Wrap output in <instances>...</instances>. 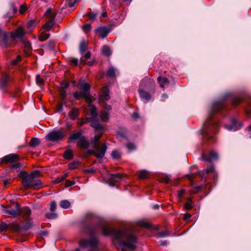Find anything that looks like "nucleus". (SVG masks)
I'll list each match as a JSON object with an SVG mask.
<instances>
[{
    "instance_id": "f257e3e1",
    "label": "nucleus",
    "mask_w": 251,
    "mask_h": 251,
    "mask_svg": "<svg viewBox=\"0 0 251 251\" xmlns=\"http://www.w3.org/2000/svg\"><path fill=\"white\" fill-rule=\"evenodd\" d=\"M82 231L92 235L101 230L104 236L112 235L113 243L121 251L136 248L137 238L130 231L111 229L100 218L92 213H87L82 222Z\"/></svg>"
},
{
    "instance_id": "f03ea898",
    "label": "nucleus",
    "mask_w": 251,
    "mask_h": 251,
    "mask_svg": "<svg viewBox=\"0 0 251 251\" xmlns=\"http://www.w3.org/2000/svg\"><path fill=\"white\" fill-rule=\"evenodd\" d=\"M225 108V103L223 101L214 102L211 111L201 130V134L203 139L215 141V133L218 130V125L213 120V116L216 113L222 112Z\"/></svg>"
},
{
    "instance_id": "7ed1b4c3",
    "label": "nucleus",
    "mask_w": 251,
    "mask_h": 251,
    "mask_svg": "<svg viewBox=\"0 0 251 251\" xmlns=\"http://www.w3.org/2000/svg\"><path fill=\"white\" fill-rule=\"evenodd\" d=\"M38 171H35L28 174L24 171H20V177L22 178L23 183L26 187L32 188L34 189H39L43 187L40 179L36 178L35 174H39Z\"/></svg>"
},
{
    "instance_id": "20e7f679",
    "label": "nucleus",
    "mask_w": 251,
    "mask_h": 251,
    "mask_svg": "<svg viewBox=\"0 0 251 251\" xmlns=\"http://www.w3.org/2000/svg\"><path fill=\"white\" fill-rule=\"evenodd\" d=\"M89 113L91 116L90 118L86 119V122L91 123V126L96 130H101L104 129V126L100 124L98 119V115L97 112V108L93 104H89Z\"/></svg>"
},
{
    "instance_id": "39448f33",
    "label": "nucleus",
    "mask_w": 251,
    "mask_h": 251,
    "mask_svg": "<svg viewBox=\"0 0 251 251\" xmlns=\"http://www.w3.org/2000/svg\"><path fill=\"white\" fill-rule=\"evenodd\" d=\"M18 158L19 156L18 155L11 153L1 158V162L2 163H11L12 164L9 165L10 169L13 172H18L20 171L21 165L19 163L15 162Z\"/></svg>"
},
{
    "instance_id": "423d86ee",
    "label": "nucleus",
    "mask_w": 251,
    "mask_h": 251,
    "mask_svg": "<svg viewBox=\"0 0 251 251\" xmlns=\"http://www.w3.org/2000/svg\"><path fill=\"white\" fill-rule=\"evenodd\" d=\"M1 211L5 215H8L14 218L20 216V205L17 202H13L10 206H4L1 205Z\"/></svg>"
},
{
    "instance_id": "0eeeda50",
    "label": "nucleus",
    "mask_w": 251,
    "mask_h": 251,
    "mask_svg": "<svg viewBox=\"0 0 251 251\" xmlns=\"http://www.w3.org/2000/svg\"><path fill=\"white\" fill-rule=\"evenodd\" d=\"M65 136V134L62 130H53L46 136L45 138L48 141L54 143L62 141Z\"/></svg>"
},
{
    "instance_id": "6e6552de",
    "label": "nucleus",
    "mask_w": 251,
    "mask_h": 251,
    "mask_svg": "<svg viewBox=\"0 0 251 251\" xmlns=\"http://www.w3.org/2000/svg\"><path fill=\"white\" fill-rule=\"evenodd\" d=\"M12 38L9 37L6 32H4L2 34L1 40L0 41V46L2 49H6L12 46Z\"/></svg>"
},
{
    "instance_id": "1a4fd4ad",
    "label": "nucleus",
    "mask_w": 251,
    "mask_h": 251,
    "mask_svg": "<svg viewBox=\"0 0 251 251\" xmlns=\"http://www.w3.org/2000/svg\"><path fill=\"white\" fill-rule=\"evenodd\" d=\"M96 151V157L98 158H102L104 156L107 150V146L105 144H100L97 145H94L93 147Z\"/></svg>"
},
{
    "instance_id": "9d476101",
    "label": "nucleus",
    "mask_w": 251,
    "mask_h": 251,
    "mask_svg": "<svg viewBox=\"0 0 251 251\" xmlns=\"http://www.w3.org/2000/svg\"><path fill=\"white\" fill-rule=\"evenodd\" d=\"M109 92V89L108 87L105 86L103 87L99 96V102H101L103 101L109 100L110 98Z\"/></svg>"
},
{
    "instance_id": "9b49d317",
    "label": "nucleus",
    "mask_w": 251,
    "mask_h": 251,
    "mask_svg": "<svg viewBox=\"0 0 251 251\" xmlns=\"http://www.w3.org/2000/svg\"><path fill=\"white\" fill-rule=\"evenodd\" d=\"M201 158L202 160L210 162L213 160L218 158V154L216 152L211 151L208 155L205 153H202Z\"/></svg>"
},
{
    "instance_id": "f8f14e48",
    "label": "nucleus",
    "mask_w": 251,
    "mask_h": 251,
    "mask_svg": "<svg viewBox=\"0 0 251 251\" xmlns=\"http://www.w3.org/2000/svg\"><path fill=\"white\" fill-rule=\"evenodd\" d=\"M95 32L102 38H105L110 32L109 28L106 26H100L95 30Z\"/></svg>"
},
{
    "instance_id": "ddd939ff",
    "label": "nucleus",
    "mask_w": 251,
    "mask_h": 251,
    "mask_svg": "<svg viewBox=\"0 0 251 251\" xmlns=\"http://www.w3.org/2000/svg\"><path fill=\"white\" fill-rule=\"evenodd\" d=\"M25 33L24 28L21 27L17 28L14 32H11L10 35L12 38H22Z\"/></svg>"
},
{
    "instance_id": "4468645a",
    "label": "nucleus",
    "mask_w": 251,
    "mask_h": 251,
    "mask_svg": "<svg viewBox=\"0 0 251 251\" xmlns=\"http://www.w3.org/2000/svg\"><path fill=\"white\" fill-rule=\"evenodd\" d=\"M79 88L81 90V91L83 92V93H86L87 96H88L89 98H91L89 92L90 90V85L89 84L82 81L79 83Z\"/></svg>"
},
{
    "instance_id": "2eb2a0df",
    "label": "nucleus",
    "mask_w": 251,
    "mask_h": 251,
    "mask_svg": "<svg viewBox=\"0 0 251 251\" xmlns=\"http://www.w3.org/2000/svg\"><path fill=\"white\" fill-rule=\"evenodd\" d=\"M74 98L76 100H79L81 98H84L88 102H90L91 101V98H89L86 95V93H83L82 91H76L73 94Z\"/></svg>"
},
{
    "instance_id": "dca6fc26",
    "label": "nucleus",
    "mask_w": 251,
    "mask_h": 251,
    "mask_svg": "<svg viewBox=\"0 0 251 251\" xmlns=\"http://www.w3.org/2000/svg\"><path fill=\"white\" fill-rule=\"evenodd\" d=\"M89 142L86 138L82 136L81 138H80L79 140L77 142V146L84 149H87L89 147Z\"/></svg>"
},
{
    "instance_id": "f3484780",
    "label": "nucleus",
    "mask_w": 251,
    "mask_h": 251,
    "mask_svg": "<svg viewBox=\"0 0 251 251\" xmlns=\"http://www.w3.org/2000/svg\"><path fill=\"white\" fill-rule=\"evenodd\" d=\"M10 77L7 74H3L0 80V88L5 89L8 85Z\"/></svg>"
},
{
    "instance_id": "a211bd4d",
    "label": "nucleus",
    "mask_w": 251,
    "mask_h": 251,
    "mask_svg": "<svg viewBox=\"0 0 251 251\" xmlns=\"http://www.w3.org/2000/svg\"><path fill=\"white\" fill-rule=\"evenodd\" d=\"M23 48L25 54L29 55L32 50V47L30 42L26 39H24L22 41Z\"/></svg>"
},
{
    "instance_id": "6ab92c4d",
    "label": "nucleus",
    "mask_w": 251,
    "mask_h": 251,
    "mask_svg": "<svg viewBox=\"0 0 251 251\" xmlns=\"http://www.w3.org/2000/svg\"><path fill=\"white\" fill-rule=\"evenodd\" d=\"M103 130V129L101 130H96L97 131H100V132L96 135L91 140V144L92 145L93 147H94V145L96 146L100 144L99 141L103 134V132L102 131Z\"/></svg>"
},
{
    "instance_id": "aec40b11",
    "label": "nucleus",
    "mask_w": 251,
    "mask_h": 251,
    "mask_svg": "<svg viewBox=\"0 0 251 251\" xmlns=\"http://www.w3.org/2000/svg\"><path fill=\"white\" fill-rule=\"evenodd\" d=\"M225 126L228 130H236L242 126V125H238L237 121L235 119H233L232 121V124L230 126L225 125Z\"/></svg>"
},
{
    "instance_id": "412c9836",
    "label": "nucleus",
    "mask_w": 251,
    "mask_h": 251,
    "mask_svg": "<svg viewBox=\"0 0 251 251\" xmlns=\"http://www.w3.org/2000/svg\"><path fill=\"white\" fill-rule=\"evenodd\" d=\"M31 215V210L28 207H24L23 209L20 208V216H22L24 219H26L29 217Z\"/></svg>"
},
{
    "instance_id": "4be33fe9",
    "label": "nucleus",
    "mask_w": 251,
    "mask_h": 251,
    "mask_svg": "<svg viewBox=\"0 0 251 251\" xmlns=\"http://www.w3.org/2000/svg\"><path fill=\"white\" fill-rule=\"evenodd\" d=\"M214 166L211 165L208 168L206 169L203 171H201L199 172V175L200 176L202 179L205 177V176L210 173H214Z\"/></svg>"
},
{
    "instance_id": "5701e85b",
    "label": "nucleus",
    "mask_w": 251,
    "mask_h": 251,
    "mask_svg": "<svg viewBox=\"0 0 251 251\" xmlns=\"http://www.w3.org/2000/svg\"><path fill=\"white\" fill-rule=\"evenodd\" d=\"M45 15L48 17L49 22L54 23V20L56 16V14L51 12V8H49L47 9L45 12Z\"/></svg>"
},
{
    "instance_id": "b1692460",
    "label": "nucleus",
    "mask_w": 251,
    "mask_h": 251,
    "mask_svg": "<svg viewBox=\"0 0 251 251\" xmlns=\"http://www.w3.org/2000/svg\"><path fill=\"white\" fill-rule=\"evenodd\" d=\"M117 73V70L113 67H110L107 70L106 75L110 78H114Z\"/></svg>"
},
{
    "instance_id": "393cba45",
    "label": "nucleus",
    "mask_w": 251,
    "mask_h": 251,
    "mask_svg": "<svg viewBox=\"0 0 251 251\" xmlns=\"http://www.w3.org/2000/svg\"><path fill=\"white\" fill-rule=\"evenodd\" d=\"M79 114V109L76 108H73L69 113L70 118L72 120L75 119Z\"/></svg>"
},
{
    "instance_id": "a878e982",
    "label": "nucleus",
    "mask_w": 251,
    "mask_h": 251,
    "mask_svg": "<svg viewBox=\"0 0 251 251\" xmlns=\"http://www.w3.org/2000/svg\"><path fill=\"white\" fill-rule=\"evenodd\" d=\"M122 177V175L121 174H111L109 179L114 182H119Z\"/></svg>"
},
{
    "instance_id": "bb28decb",
    "label": "nucleus",
    "mask_w": 251,
    "mask_h": 251,
    "mask_svg": "<svg viewBox=\"0 0 251 251\" xmlns=\"http://www.w3.org/2000/svg\"><path fill=\"white\" fill-rule=\"evenodd\" d=\"M99 117L101 121L106 122L109 119V114L106 111H101L99 113Z\"/></svg>"
},
{
    "instance_id": "cd10ccee",
    "label": "nucleus",
    "mask_w": 251,
    "mask_h": 251,
    "mask_svg": "<svg viewBox=\"0 0 251 251\" xmlns=\"http://www.w3.org/2000/svg\"><path fill=\"white\" fill-rule=\"evenodd\" d=\"M157 81L160 84V86L162 88H164L165 84L169 83V80L167 78L161 76L158 77Z\"/></svg>"
},
{
    "instance_id": "c85d7f7f",
    "label": "nucleus",
    "mask_w": 251,
    "mask_h": 251,
    "mask_svg": "<svg viewBox=\"0 0 251 251\" xmlns=\"http://www.w3.org/2000/svg\"><path fill=\"white\" fill-rule=\"evenodd\" d=\"M139 93L141 98L146 100H149L151 99L149 94L143 90H139Z\"/></svg>"
},
{
    "instance_id": "c756f323",
    "label": "nucleus",
    "mask_w": 251,
    "mask_h": 251,
    "mask_svg": "<svg viewBox=\"0 0 251 251\" xmlns=\"http://www.w3.org/2000/svg\"><path fill=\"white\" fill-rule=\"evenodd\" d=\"M187 202L184 204V208L187 210H189L193 207V205L192 203V198L189 197L187 199Z\"/></svg>"
},
{
    "instance_id": "7c9ffc66",
    "label": "nucleus",
    "mask_w": 251,
    "mask_h": 251,
    "mask_svg": "<svg viewBox=\"0 0 251 251\" xmlns=\"http://www.w3.org/2000/svg\"><path fill=\"white\" fill-rule=\"evenodd\" d=\"M82 136H81V132L80 131H79L77 132H75L72 135H70L69 140H76L78 139L79 140L80 138H81Z\"/></svg>"
},
{
    "instance_id": "2f4dec72",
    "label": "nucleus",
    "mask_w": 251,
    "mask_h": 251,
    "mask_svg": "<svg viewBox=\"0 0 251 251\" xmlns=\"http://www.w3.org/2000/svg\"><path fill=\"white\" fill-rule=\"evenodd\" d=\"M40 142V140L38 138H32L29 142V146L31 147H35L39 145Z\"/></svg>"
},
{
    "instance_id": "473e14b6",
    "label": "nucleus",
    "mask_w": 251,
    "mask_h": 251,
    "mask_svg": "<svg viewBox=\"0 0 251 251\" xmlns=\"http://www.w3.org/2000/svg\"><path fill=\"white\" fill-rule=\"evenodd\" d=\"M102 52L104 55L107 56H109L111 54L110 49L107 46H104L103 47L102 49Z\"/></svg>"
},
{
    "instance_id": "72a5a7b5",
    "label": "nucleus",
    "mask_w": 251,
    "mask_h": 251,
    "mask_svg": "<svg viewBox=\"0 0 251 251\" xmlns=\"http://www.w3.org/2000/svg\"><path fill=\"white\" fill-rule=\"evenodd\" d=\"M60 206L64 209L68 208L70 206V202L67 200L61 201L60 202Z\"/></svg>"
},
{
    "instance_id": "f704fd0d",
    "label": "nucleus",
    "mask_w": 251,
    "mask_h": 251,
    "mask_svg": "<svg viewBox=\"0 0 251 251\" xmlns=\"http://www.w3.org/2000/svg\"><path fill=\"white\" fill-rule=\"evenodd\" d=\"M73 155L71 150H67L65 151L63 154L64 158L68 160L72 159L73 158Z\"/></svg>"
},
{
    "instance_id": "c9c22d12",
    "label": "nucleus",
    "mask_w": 251,
    "mask_h": 251,
    "mask_svg": "<svg viewBox=\"0 0 251 251\" xmlns=\"http://www.w3.org/2000/svg\"><path fill=\"white\" fill-rule=\"evenodd\" d=\"M87 49V46L85 41L81 42L79 45V51L81 53L85 52Z\"/></svg>"
},
{
    "instance_id": "e433bc0d",
    "label": "nucleus",
    "mask_w": 251,
    "mask_h": 251,
    "mask_svg": "<svg viewBox=\"0 0 251 251\" xmlns=\"http://www.w3.org/2000/svg\"><path fill=\"white\" fill-rule=\"evenodd\" d=\"M137 224L139 226L146 228H150L151 226L149 223L141 220L139 221L137 223Z\"/></svg>"
},
{
    "instance_id": "4c0bfd02",
    "label": "nucleus",
    "mask_w": 251,
    "mask_h": 251,
    "mask_svg": "<svg viewBox=\"0 0 251 251\" xmlns=\"http://www.w3.org/2000/svg\"><path fill=\"white\" fill-rule=\"evenodd\" d=\"M169 234V232L167 230L160 231L156 234L157 238H162L167 236Z\"/></svg>"
},
{
    "instance_id": "58836bf2",
    "label": "nucleus",
    "mask_w": 251,
    "mask_h": 251,
    "mask_svg": "<svg viewBox=\"0 0 251 251\" xmlns=\"http://www.w3.org/2000/svg\"><path fill=\"white\" fill-rule=\"evenodd\" d=\"M54 23H51L50 22H47L46 24H45L43 27L47 31H49L51 29L53 25H54Z\"/></svg>"
},
{
    "instance_id": "ea45409f",
    "label": "nucleus",
    "mask_w": 251,
    "mask_h": 251,
    "mask_svg": "<svg viewBox=\"0 0 251 251\" xmlns=\"http://www.w3.org/2000/svg\"><path fill=\"white\" fill-rule=\"evenodd\" d=\"M46 217L49 219H54L57 217V215L54 212L47 213L46 214Z\"/></svg>"
},
{
    "instance_id": "a19ab883",
    "label": "nucleus",
    "mask_w": 251,
    "mask_h": 251,
    "mask_svg": "<svg viewBox=\"0 0 251 251\" xmlns=\"http://www.w3.org/2000/svg\"><path fill=\"white\" fill-rule=\"evenodd\" d=\"M49 37H50L49 34L42 32L39 36V39L41 41H44L47 40L49 38Z\"/></svg>"
},
{
    "instance_id": "79ce46f5",
    "label": "nucleus",
    "mask_w": 251,
    "mask_h": 251,
    "mask_svg": "<svg viewBox=\"0 0 251 251\" xmlns=\"http://www.w3.org/2000/svg\"><path fill=\"white\" fill-rule=\"evenodd\" d=\"M59 94L62 100H64L66 98L67 95L65 89L60 88L59 89Z\"/></svg>"
},
{
    "instance_id": "37998d69",
    "label": "nucleus",
    "mask_w": 251,
    "mask_h": 251,
    "mask_svg": "<svg viewBox=\"0 0 251 251\" xmlns=\"http://www.w3.org/2000/svg\"><path fill=\"white\" fill-rule=\"evenodd\" d=\"M66 2L69 7H73L78 3V0H67Z\"/></svg>"
},
{
    "instance_id": "c03bdc74",
    "label": "nucleus",
    "mask_w": 251,
    "mask_h": 251,
    "mask_svg": "<svg viewBox=\"0 0 251 251\" xmlns=\"http://www.w3.org/2000/svg\"><path fill=\"white\" fill-rule=\"evenodd\" d=\"M56 208V203L54 201H52L50 203V210L51 212H55Z\"/></svg>"
},
{
    "instance_id": "a18cd8bd",
    "label": "nucleus",
    "mask_w": 251,
    "mask_h": 251,
    "mask_svg": "<svg viewBox=\"0 0 251 251\" xmlns=\"http://www.w3.org/2000/svg\"><path fill=\"white\" fill-rule=\"evenodd\" d=\"M111 156L113 158H118L120 157L121 154L118 151L114 150L112 151Z\"/></svg>"
},
{
    "instance_id": "49530a36",
    "label": "nucleus",
    "mask_w": 251,
    "mask_h": 251,
    "mask_svg": "<svg viewBox=\"0 0 251 251\" xmlns=\"http://www.w3.org/2000/svg\"><path fill=\"white\" fill-rule=\"evenodd\" d=\"M103 107H104L105 109L109 110L111 109V106L110 105H108L106 104L104 101H101V102H99Z\"/></svg>"
},
{
    "instance_id": "de8ad7c7",
    "label": "nucleus",
    "mask_w": 251,
    "mask_h": 251,
    "mask_svg": "<svg viewBox=\"0 0 251 251\" xmlns=\"http://www.w3.org/2000/svg\"><path fill=\"white\" fill-rule=\"evenodd\" d=\"M242 101V99L239 98H235L233 100V104L236 106Z\"/></svg>"
},
{
    "instance_id": "09e8293b",
    "label": "nucleus",
    "mask_w": 251,
    "mask_h": 251,
    "mask_svg": "<svg viewBox=\"0 0 251 251\" xmlns=\"http://www.w3.org/2000/svg\"><path fill=\"white\" fill-rule=\"evenodd\" d=\"M147 173L146 171H142L140 172L139 177L140 178H145L147 177Z\"/></svg>"
},
{
    "instance_id": "8fccbe9b",
    "label": "nucleus",
    "mask_w": 251,
    "mask_h": 251,
    "mask_svg": "<svg viewBox=\"0 0 251 251\" xmlns=\"http://www.w3.org/2000/svg\"><path fill=\"white\" fill-rule=\"evenodd\" d=\"M82 28L85 32H88L91 29V26L90 24H86L82 26Z\"/></svg>"
},
{
    "instance_id": "3c124183",
    "label": "nucleus",
    "mask_w": 251,
    "mask_h": 251,
    "mask_svg": "<svg viewBox=\"0 0 251 251\" xmlns=\"http://www.w3.org/2000/svg\"><path fill=\"white\" fill-rule=\"evenodd\" d=\"M34 24V21L31 20V21H29L27 24V25H26L27 28L29 29L32 30Z\"/></svg>"
},
{
    "instance_id": "603ef678",
    "label": "nucleus",
    "mask_w": 251,
    "mask_h": 251,
    "mask_svg": "<svg viewBox=\"0 0 251 251\" xmlns=\"http://www.w3.org/2000/svg\"><path fill=\"white\" fill-rule=\"evenodd\" d=\"M75 183L74 181H71L70 180H67L65 182V185L66 187H68L74 185Z\"/></svg>"
},
{
    "instance_id": "864d4df0",
    "label": "nucleus",
    "mask_w": 251,
    "mask_h": 251,
    "mask_svg": "<svg viewBox=\"0 0 251 251\" xmlns=\"http://www.w3.org/2000/svg\"><path fill=\"white\" fill-rule=\"evenodd\" d=\"M127 148L129 150H134L135 149V146L132 143H128L126 145Z\"/></svg>"
},
{
    "instance_id": "5fc2aeb1",
    "label": "nucleus",
    "mask_w": 251,
    "mask_h": 251,
    "mask_svg": "<svg viewBox=\"0 0 251 251\" xmlns=\"http://www.w3.org/2000/svg\"><path fill=\"white\" fill-rule=\"evenodd\" d=\"M61 88H64V89H66L69 86V84L68 82L65 81H62L61 83Z\"/></svg>"
},
{
    "instance_id": "6e6d98bb",
    "label": "nucleus",
    "mask_w": 251,
    "mask_h": 251,
    "mask_svg": "<svg viewBox=\"0 0 251 251\" xmlns=\"http://www.w3.org/2000/svg\"><path fill=\"white\" fill-rule=\"evenodd\" d=\"M26 10V7L25 5H22L20 6L19 12L20 13L23 14L25 12Z\"/></svg>"
},
{
    "instance_id": "4d7b16f0",
    "label": "nucleus",
    "mask_w": 251,
    "mask_h": 251,
    "mask_svg": "<svg viewBox=\"0 0 251 251\" xmlns=\"http://www.w3.org/2000/svg\"><path fill=\"white\" fill-rule=\"evenodd\" d=\"M89 18L92 20H94L96 18V14L94 12H90L88 14Z\"/></svg>"
},
{
    "instance_id": "13d9d810",
    "label": "nucleus",
    "mask_w": 251,
    "mask_h": 251,
    "mask_svg": "<svg viewBox=\"0 0 251 251\" xmlns=\"http://www.w3.org/2000/svg\"><path fill=\"white\" fill-rule=\"evenodd\" d=\"M36 82L38 84H42L44 83V80L42 78H41L39 75H37L36 76Z\"/></svg>"
},
{
    "instance_id": "bf43d9fd",
    "label": "nucleus",
    "mask_w": 251,
    "mask_h": 251,
    "mask_svg": "<svg viewBox=\"0 0 251 251\" xmlns=\"http://www.w3.org/2000/svg\"><path fill=\"white\" fill-rule=\"evenodd\" d=\"M197 175L196 173H193L189 175H187L186 176L190 180H192Z\"/></svg>"
},
{
    "instance_id": "052dcab7",
    "label": "nucleus",
    "mask_w": 251,
    "mask_h": 251,
    "mask_svg": "<svg viewBox=\"0 0 251 251\" xmlns=\"http://www.w3.org/2000/svg\"><path fill=\"white\" fill-rule=\"evenodd\" d=\"M70 62L74 64V65H78V60L76 58H72L70 60Z\"/></svg>"
},
{
    "instance_id": "680f3d73",
    "label": "nucleus",
    "mask_w": 251,
    "mask_h": 251,
    "mask_svg": "<svg viewBox=\"0 0 251 251\" xmlns=\"http://www.w3.org/2000/svg\"><path fill=\"white\" fill-rule=\"evenodd\" d=\"M192 215L190 214H189L188 213H185L184 215L183 219L185 221H187L190 219V218L191 217Z\"/></svg>"
},
{
    "instance_id": "e2e57ef3",
    "label": "nucleus",
    "mask_w": 251,
    "mask_h": 251,
    "mask_svg": "<svg viewBox=\"0 0 251 251\" xmlns=\"http://www.w3.org/2000/svg\"><path fill=\"white\" fill-rule=\"evenodd\" d=\"M77 164V162L71 163L69 164V168L71 169H74L75 168L76 165Z\"/></svg>"
},
{
    "instance_id": "0e129e2a",
    "label": "nucleus",
    "mask_w": 251,
    "mask_h": 251,
    "mask_svg": "<svg viewBox=\"0 0 251 251\" xmlns=\"http://www.w3.org/2000/svg\"><path fill=\"white\" fill-rule=\"evenodd\" d=\"M49 48L50 49H53L54 47V43L53 41H50L48 43Z\"/></svg>"
},
{
    "instance_id": "69168bd1",
    "label": "nucleus",
    "mask_w": 251,
    "mask_h": 251,
    "mask_svg": "<svg viewBox=\"0 0 251 251\" xmlns=\"http://www.w3.org/2000/svg\"><path fill=\"white\" fill-rule=\"evenodd\" d=\"M63 180H64V179H63L62 176L58 177L57 178H56L55 179V180H54V182H55V183H59V182H61Z\"/></svg>"
},
{
    "instance_id": "338daca9",
    "label": "nucleus",
    "mask_w": 251,
    "mask_h": 251,
    "mask_svg": "<svg viewBox=\"0 0 251 251\" xmlns=\"http://www.w3.org/2000/svg\"><path fill=\"white\" fill-rule=\"evenodd\" d=\"M87 152L89 154H93L96 156V151L95 150H89L87 151Z\"/></svg>"
},
{
    "instance_id": "774afa93",
    "label": "nucleus",
    "mask_w": 251,
    "mask_h": 251,
    "mask_svg": "<svg viewBox=\"0 0 251 251\" xmlns=\"http://www.w3.org/2000/svg\"><path fill=\"white\" fill-rule=\"evenodd\" d=\"M149 81L150 82H151L152 81V80L150 79V78H145L144 79H143L142 81H141V84H143L144 82H146V81Z\"/></svg>"
}]
</instances>
